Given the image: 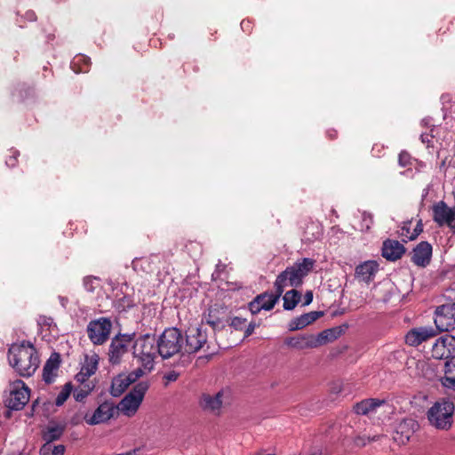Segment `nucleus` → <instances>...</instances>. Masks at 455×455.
Listing matches in <instances>:
<instances>
[{
    "label": "nucleus",
    "mask_w": 455,
    "mask_h": 455,
    "mask_svg": "<svg viewBox=\"0 0 455 455\" xmlns=\"http://www.w3.org/2000/svg\"><path fill=\"white\" fill-rule=\"evenodd\" d=\"M444 363V372L445 374H451L455 371V355L445 359Z\"/></svg>",
    "instance_id": "obj_45"
},
{
    "label": "nucleus",
    "mask_w": 455,
    "mask_h": 455,
    "mask_svg": "<svg viewBox=\"0 0 455 455\" xmlns=\"http://www.w3.org/2000/svg\"><path fill=\"white\" fill-rule=\"evenodd\" d=\"M10 153L11 155L5 160V164L10 168H13L17 165L20 152L16 149L12 148L10 149Z\"/></svg>",
    "instance_id": "obj_39"
},
{
    "label": "nucleus",
    "mask_w": 455,
    "mask_h": 455,
    "mask_svg": "<svg viewBox=\"0 0 455 455\" xmlns=\"http://www.w3.org/2000/svg\"><path fill=\"white\" fill-rule=\"evenodd\" d=\"M414 159L406 151H402L398 156V164L401 167L412 165Z\"/></svg>",
    "instance_id": "obj_38"
},
{
    "label": "nucleus",
    "mask_w": 455,
    "mask_h": 455,
    "mask_svg": "<svg viewBox=\"0 0 455 455\" xmlns=\"http://www.w3.org/2000/svg\"><path fill=\"white\" fill-rule=\"evenodd\" d=\"M410 228L407 226L403 227L402 228V235H403V232L409 233Z\"/></svg>",
    "instance_id": "obj_59"
},
{
    "label": "nucleus",
    "mask_w": 455,
    "mask_h": 455,
    "mask_svg": "<svg viewBox=\"0 0 455 455\" xmlns=\"http://www.w3.org/2000/svg\"><path fill=\"white\" fill-rule=\"evenodd\" d=\"M454 411V403L447 398H442L429 408L427 419L435 428L447 430L452 425Z\"/></svg>",
    "instance_id": "obj_3"
},
{
    "label": "nucleus",
    "mask_w": 455,
    "mask_h": 455,
    "mask_svg": "<svg viewBox=\"0 0 455 455\" xmlns=\"http://www.w3.org/2000/svg\"><path fill=\"white\" fill-rule=\"evenodd\" d=\"M379 435H374L372 437L370 436H358L355 443L357 446H364L367 443L373 442L379 440Z\"/></svg>",
    "instance_id": "obj_46"
},
{
    "label": "nucleus",
    "mask_w": 455,
    "mask_h": 455,
    "mask_svg": "<svg viewBox=\"0 0 455 455\" xmlns=\"http://www.w3.org/2000/svg\"><path fill=\"white\" fill-rule=\"evenodd\" d=\"M373 224V216L368 212H362L360 220L355 224V228L361 232L368 231Z\"/></svg>",
    "instance_id": "obj_33"
},
{
    "label": "nucleus",
    "mask_w": 455,
    "mask_h": 455,
    "mask_svg": "<svg viewBox=\"0 0 455 455\" xmlns=\"http://www.w3.org/2000/svg\"><path fill=\"white\" fill-rule=\"evenodd\" d=\"M334 338L335 336L333 335L332 330H325L320 332L317 337H315L312 334H300L289 337L285 339L284 343L291 348L302 350L316 347L326 340H330Z\"/></svg>",
    "instance_id": "obj_6"
},
{
    "label": "nucleus",
    "mask_w": 455,
    "mask_h": 455,
    "mask_svg": "<svg viewBox=\"0 0 455 455\" xmlns=\"http://www.w3.org/2000/svg\"><path fill=\"white\" fill-rule=\"evenodd\" d=\"M65 427L62 425L56 423H49L43 431V440L45 442V443H52V442L59 440L62 436Z\"/></svg>",
    "instance_id": "obj_25"
},
{
    "label": "nucleus",
    "mask_w": 455,
    "mask_h": 455,
    "mask_svg": "<svg viewBox=\"0 0 455 455\" xmlns=\"http://www.w3.org/2000/svg\"><path fill=\"white\" fill-rule=\"evenodd\" d=\"M167 379L170 381H175L178 378V374L176 372H171L166 376Z\"/></svg>",
    "instance_id": "obj_56"
},
{
    "label": "nucleus",
    "mask_w": 455,
    "mask_h": 455,
    "mask_svg": "<svg viewBox=\"0 0 455 455\" xmlns=\"http://www.w3.org/2000/svg\"><path fill=\"white\" fill-rule=\"evenodd\" d=\"M432 256V246L427 242H420L413 250L411 261L418 267L429 264Z\"/></svg>",
    "instance_id": "obj_20"
},
{
    "label": "nucleus",
    "mask_w": 455,
    "mask_h": 455,
    "mask_svg": "<svg viewBox=\"0 0 455 455\" xmlns=\"http://www.w3.org/2000/svg\"><path fill=\"white\" fill-rule=\"evenodd\" d=\"M420 139H421V141L423 143H427L428 144L430 142V139H429L428 134L422 133L421 136H420Z\"/></svg>",
    "instance_id": "obj_57"
},
{
    "label": "nucleus",
    "mask_w": 455,
    "mask_h": 455,
    "mask_svg": "<svg viewBox=\"0 0 455 455\" xmlns=\"http://www.w3.org/2000/svg\"><path fill=\"white\" fill-rule=\"evenodd\" d=\"M37 403V402H34L33 404H32V408L34 409L36 407V404Z\"/></svg>",
    "instance_id": "obj_63"
},
{
    "label": "nucleus",
    "mask_w": 455,
    "mask_h": 455,
    "mask_svg": "<svg viewBox=\"0 0 455 455\" xmlns=\"http://www.w3.org/2000/svg\"><path fill=\"white\" fill-rule=\"evenodd\" d=\"M148 387L147 381L137 383L133 388L124 396L118 404L116 405L117 414L120 412L127 417L134 416L143 401Z\"/></svg>",
    "instance_id": "obj_5"
},
{
    "label": "nucleus",
    "mask_w": 455,
    "mask_h": 455,
    "mask_svg": "<svg viewBox=\"0 0 455 455\" xmlns=\"http://www.w3.org/2000/svg\"><path fill=\"white\" fill-rule=\"evenodd\" d=\"M117 414L116 407L113 402L106 401L100 403L91 417L84 419L88 425L94 426L108 421Z\"/></svg>",
    "instance_id": "obj_12"
},
{
    "label": "nucleus",
    "mask_w": 455,
    "mask_h": 455,
    "mask_svg": "<svg viewBox=\"0 0 455 455\" xmlns=\"http://www.w3.org/2000/svg\"><path fill=\"white\" fill-rule=\"evenodd\" d=\"M435 323L441 331L455 329V303L444 304L435 310Z\"/></svg>",
    "instance_id": "obj_9"
},
{
    "label": "nucleus",
    "mask_w": 455,
    "mask_h": 455,
    "mask_svg": "<svg viewBox=\"0 0 455 455\" xmlns=\"http://www.w3.org/2000/svg\"><path fill=\"white\" fill-rule=\"evenodd\" d=\"M60 363V355L58 353L52 354L43 369V379L46 384H51L55 380Z\"/></svg>",
    "instance_id": "obj_22"
},
{
    "label": "nucleus",
    "mask_w": 455,
    "mask_h": 455,
    "mask_svg": "<svg viewBox=\"0 0 455 455\" xmlns=\"http://www.w3.org/2000/svg\"><path fill=\"white\" fill-rule=\"evenodd\" d=\"M112 327V322L108 317H100L92 320L89 322L86 328L88 338L92 344L102 345L109 339Z\"/></svg>",
    "instance_id": "obj_7"
},
{
    "label": "nucleus",
    "mask_w": 455,
    "mask_h": 455,
    "mask_svg": "<svg viewBox=\"0 0 455 455\" xmlns=\"http://www.w3.org/2000/svg\"><path fill=\"white\" fill-rule=\"evenodd\" d=\"M404 247L395 240H387L383 243L382 256L388 260H396L404 253Z\"/></svg>",
    "instance_id": "obj_23"
},
{
    "label": "nucleus",
    "mask_w": 455,
    "mask_h": 455,
    "mask_svg": "<svg viewBox=\"0 0 455 455\" xmlns=\"http://www.w3.org/2000/svg\"><path fill=\"white\" fill-rule=\"evenodd\" d=\"M230 392L228 389H221L214 395L203 394L200 399V405L204 411L214 414H220L223 403L229 398Z\"/></svg>",
    "instance_id": "obj_11"
},
{
    "label": "nucleus",
    "mask_w": 455,
    "mask_h": 455,
    "mask_svg": "<svg viewBox=\"0 0 455 455\" xmlns=\"http://www.w3.org/2000/svg\"><path fill=\"white\" fill-rule=\"evenodd\" d=\"M379 271V263L376 260H366L359 264L355 270V276L359 282L371 283Z\"/></svg>",
    "instance_id": "obj_18"
},
{
    "label": "nucleus",
    "mask_w": 455,
    "mask_h": 455,
    "mask_svg": "<svg viewBox=\"0 0 455 455\" xmlns=\"http://www.w3.org/2000/svg\"><path fill=\"white\" fill-rule=\"evenodd\" d=\"M455 355V336L445 335L438 338L432 347V356L436 359H447Z\"/></svg>",
    "instance_id": "obj_14"
},
{
    "label": "nucleus",
    "mask_w": 455,
    "mask_h": 455,
    "mask_svg": "<svg viewBox=\"0 0 455 455\" xmlns=\"http://www.w3.org/2000/svg\"><path fill=\"white\" fill-rule=\"evenodd\" d=\"M92 387L89 386L84 387V388L76 389L74 392V397L77 402H82L91 392Z\"/></svg>",
    "instance_id": "obj_41"
},
{
    "label": "nucleus",
    "mask_w": 455,
    "mask_h": 455,
    "mask_svg": "<svg viewBox=\"0 0 455 455\" xmlns=\"http://www.w3.org/2000/svg\"><path fill=\"white\" fill-rule=\"evenodd\" d=\"M23 19L28 21H35L36 20V15L32 10L27 11L20 20H17V23L20 28L24 27V22L22 21Z\"/></svg>",
    "instance_id": "obj_44"
},
{
    "label": "nucleus",
    "mask_w": 455,
    "mask_h": 455,
    "mask_svg": "<svg viewBox=\"0 0 455 455\" xmlns=\"http://www.w3.org/2000/svg\"><path fill=\"white\" fill-rule=\"evenodd\" d=\"M131 385L128 377L126 374H119L116 378L113 379L110 393L113 396L121 395Z\"/></svg>",
    "instance_id": "obj_28"
},
{
    "label": "nucleus",
    "mask_w": 455,
    "mask_h": 455,
    "mask_svg": "<svg viewBox=\"0 0 455 455\" xmlns=\"http://www.w3.org/2000/svg\"><path fill=\"white\" fill-rule=\"evenodd\" d=\"M91 376H87V373L84 372L82 370L76 375L75 379L77 382L84 383Z\"/></svg>",
    "instance_id": "obj_50"
},
{
    "label": "nucleus",
    "mask_w": 455,
    "mask_h": 455,
    "mask_svg": "<svg viewBox=\"0 0 455 455\" xmlns=\"http://www.w3.org/2000/svg\"><path fill=\"white\" fill-rule=\"evenodd\" d=\"M71 391H72V385L70 383L65 384L63 388L61 389V391L58 394V395L56 397L55 404L57 406H61L67 401V399L69 397Z\"/></svg>",
    "instance_id": "obj_36"
},
{
    "label": "nucleus",
    "mask_w": 455,
    "mask_h": 455,
    "mask_svg": "<svg viewBox=\"0 0 455 455\" xmlns=\"http://www.w3.org/2000/svg\"><path fill=\"white\" fill-rule=\"evenodd\" d=\"M30 390L21 380L14 381L11 385L9 395L5 399V405L13 411H20L29 401Z\"/></svg>",
    "instance_id": "obj_8"
},
{
    "label": "nucleus",
    "mask_w": 455,
    "mask_h": 455,
    "mask_svg": "<svg viewBox=\"0 0 455 455\" xmlns=\"http://www.w3.org/2000/svg\"><path fill=\"white\" fill-rule=\"evenodd\" d=\"M327 134H328V136H329L331 139H333V138H335V137H336V131H334V130H333V131H328V132H327Z\"/></svg>",
    "instance_id": "obj_58"
},
{
    "label": "nucleus",
    "mask_w": 455,
    "mask_h": 455,
    "mask_svg": "<svg viewBox=\"0 0 455 455\" xmlns=\"http://www.w3.org/2000/svg\"><path fill=\"white\" fill-rule=\"evenodd\" d=\"M186 342H183L185 353L192 354L199 351L207 342V334L201 328L190 327L187 331Z\"/></svg>",
    "instance_id": "obj_10"
},
{
    "label": "nucleus",
    "mask_w": 455,
    "mask_h": 455,
    "mask_svg": "<svg viewBox=\"0 0 455 455\" xmlns=\"http://www.w3.org/2000/svg\"><path fill=\"white\" fill-rule=\"evenodd\" d=\"M8 361L21 377L32 376L39 365V358L35 347L25 341L11 346L8 351Z\"/></svg>",
    "instance_id": "obj_1"
},
{
    "label": "nucleus",
    "mask_w": 455,
    "mask_h": 455,
    "mask_svg": "<svg viewBox=\"0 0 455 455\" xmlns=\"http://www.w3.org/2000/svg\"><path fill=\"white\" fill-rule=\"evenodd\" d=\"M83 284L87 291L93 292L99 286V279L93 276H86L84 278Z\"/></svg>",
    "instance_id": "obj_37"
},
{
    "label": "nucleus",
    "mask_w": 455,
    "mask_h": 455,
    "mask_svg": "<svg viewBox=\"0 0 455 455\" xmlns=\"http://www.w3.org/2000/svg\"><path fill=\"white\" fill-rule=\"evenodd\" d=\"M241 28L243 30V31H247L249 32L251 30V22L250 20H243L241 22Z\"/></svg>",
    "instance_id": "obj_53"
},
{
    "label": "nucleus",
    "mask_w": 455,
    "mask_h": 455,
    "mask_svg": "<svg viewBox=\"0 0 455 455\" xmlns=\"http://www.w3.org/2000/svg\"><path fill=\"white\" fill-rule=\"evenodd\" d=\"M65 446L62 444L52 445V443H44L40 448V455H64Z\"/></svg>",
    "instance_id": "obj_34"
},
{
    "label": "nucleus",
    "mask_w": 455,
    "mask_h": 455,
    "mask_svg": "<svg viewBox=\"0 0 455 455\" xmlns=\"http://www.w3.org/2000/svg\"><path fill=\"white\" fill-rule=\"evenodd\" d=\"M246 319L239 316H235L231 319L229 325L235 331H242L244 329Z\"/></svg>",
    "instance_id": "obj_40"
},
{
    "label": "nucleus",
    "mask_w": 455,
    "mask_h": 455,
    "mask_svg": "<svg viewBox=\"0 0 455 455\" xmlns=\"http://www.w3.org/2000/svg\"><path fill=\"white\" fill-rule=\"evenodd\" d=\"M136 358H138L139 363L141 365V368L145 370L147 372H149L154 368L155 358L156 355H134Z\"/></svg>",
    "instance_id": "obj_35"
},
{
    "label": "nucleus",
    "mask_w": 455,
    "mask_h": 455,
    "mask_svg": "<svg viewBox=\"0 0 455 455\" xmlns=\"http://www.w3.org/2000/svg\"><path fill=\"white\" fill-rule=\"evenodd\" d=\"M146 372L141 367H138L129 374H126L131 384L136 382Z\"/></svg>",
    "instance_id": "obj_42"
},
{
    "label": "nucleus",
    "mask_w": 455,
    "mask_h": 455,
    "mask_svg": "<svg viewBox=\"0 0 455 455\" xmlns=\"http://www.w3.org/2000/svg\"><path fill=\"white\" fill-rule=\"evenodd\" d=\"M435 335L436 331L433 327L422 326L411 329L405 335L404 339L407 345L417 347Z\"/></svg>",
    "instance_id": "obj_16"
},
{
    "label": "nucleus",
    "mask_w": 455,
    "mask_h": 455,
    "mask_svg": "<svg viewBox=\"0 0 455 455\" xmlns=\"http://www.w3.org/2000/svg\"><path fill=\"white\" fill-rule=\"evenodd\" d=\"M442 384L445 387L455 390V377H451L448 376V374H445V376L442 378Z\"/></svg>",
    "instance_id": "obj_47"
},
{
    "label": "nucleus",
    "mask_w": 455,
    "mask_h": 455,
    "mask_svg": "<svg viewBox=\"0 0 455 455\" xmlns=\"http://www.w3.org/2000/svg\"><path fill=\"white\" fill-rule=\"evenodd\" d=\"M203 322L209 324L214 331H220L225 328L228 321L225 320V311L216 306L209 307L203 315Z\"/></svg>",
    "instance_id": "obj_17"
},
{
    "label": "nucleus",
    "mask_w": 455,
    "mask_h": 455,
    "mask_svg": "<svg viewBox=\"0 0 455 455\" xmlns=\"http://www.w3.org/2000/svg\"><path fill=\"white\" fill-rule=\"evenodd\" d=\"M137 260H138V259H135L132 261V266H133V267H134V268L136 267V262H137Z\"/></svg>",
    "instance_id": "obj_62"
},
{
    "label": "nucleus",
    "mask_w": 455,
    "mask_h": 455,
    "mask_svg": "<svg viewBox=\"0 0 455 455\" xmlns=\"http://www.w3.org/2000/svg\"><path fill=\"white\" fill-rule=\"evenodd\" d=\"M313 300V292L311 291H307L304 295L303 306L309 305Z\"/></svg>",
    "instance_id": "obj_52"
},
{
    "label": "nucleus",
    "mask_w": 455,
    "mask_h": 455,
    "mask_svg": "<svg viewBox=\"0 0 455 455\" xmlns=\"http://www.w3.org/2000/svg\"><path fill=\"white\" fill-rule=\"evenodd\" d=\"M315 261L310 258H303L296 261L292 266L288 267L281 272L275 282V290L283 292L288 286L299 287L302 284L303 279L313 269Z\"/></svg>",
    "instance_id": "obj_2"
},
{
    "label": "nucleus",
    "mask_w": 455,
    "mask_h": 455,
    "mask_svg": "<svg viewBox=\"0 0 455 455\" xmlns=\"http://www.w3.org/2000/svg\"><path fill=\"white\" fill-rule=\"evenodd\" d=\"M385 402L379 399H365L354 406V411L358 415H367L382 405Z\"/></svg>",
    "instance_id": "obj_26"
},
{
    "label": "nucleus",
    "mask_w": 455,
    "mask_h": 455,
    "mask_svg": "<svg viewBox=\"0 0 455 455\" xmlns=\"http://www.w3.org/2000/svg\"><path fill=\"white\" fill-rule=\"evenodd\" d=\"M59 300H60V305L63 307H66L68 303V299L67 297H63V296H59Z\"/></svg>",
    "instance_id": "obj_55"
},
{
    "label": "nucleus",
    "mask_w": 455,
    "mask_h": 455,
    "mask_svg": "<svg viewBox=\"0 0 455 455\" xmlns=\"http://www.w3.org/2000/svg\"><path fill=\"white\" fill-rule=\"evenodd\" d=\"M422 122L426 124V125H429V123H430V119H423Z\"/></svg>",
    "instance_id": "obj_60"
},
{
    "label": "nucleus",
    "mask_w": 455,
    "mask_h": 455,
    "mask_svg": "<svg viewBox=\"0 0 455 455\" xmlns=\"http://www.w3.org/2000/svg\"><path fill=\"white\" fill-rule=\"evenodd\" d=\"M257 326H258V323H256L255 322H251L247 325V327L244 329V339L251 336L253 333V331Z\"/></svg>",
    "instance_id": "obj_49"
},
{
    "label": "nucleus",
    "mask_w": 455,
    "mask_h": 455,
    "mask_svg": "<svg viewBox=\"0 0 455 455\" xmlns=\"http://www.w3.org/2000/svg\"><path fill=\"white\" fill-rule=\"evenodd\" d=\"M419 424L413 419H404L398 423L395 428V432L393 435V439L398 444H405L418 430Z\"/></svg>",
    "instance_id": "obj_15"
},
{
    "label": "nucleus",
    "mask_w": 455,
    "mask_h": 455,
    "mask_svg": "<svg viewBox=\"0 0 455 455\" xmlns=\"http://www.w3.org/2000/svg\"><path fill=\"white\" fill-rule=\"evenodd\" d=\"M263 298L261 297H256L249 304V309L251 312V314L255 315L258 314L260 310L263 309L260 305V301Z\"/></svg>",
    "instance_id": "obj_43"
},
{
    "label": "nucleus",
    "mask_w": 455,
    "mask_h": 455,
    "mask_svg": "<svg viewBox=\"0 0 455 455\" xmlns=\"http://www.w3.org/2000/svg\"><path fill=\"white\" fill-rule=\"evenodd\" d=\"M453 214V207H449L446 203L440 201L433 206V219L438 226L449 228Z\"/></svg>",
    "instance_id": "obj_19"
},
{
    "label": "nucleus",
    "mask_w": 455,
    "mask_h": 455,
    "mask_svg": "<svg viewBox=\"0 0 455 455\" xmlns=\"http://www.w3.org/2000/svg\"><path fill=\"white\" fill-rule=\"evenodd\" d=\"M323 315L320 311H312L303 314L299 317L292 319L288 325L290 331H298L305 328L308 324L316 321Z\"/></svg>",
    "instance_id": "obj_24"
},
{
    "label": "nucleus",
    "mask_w": 455,
    "mask_h": 455,
    "mask_svg": "<svg viewBox=\"0 0 455 455\" xmlns=\"http://www.w3.org/2000/svg\"><path fill=\"white\" fill-rule=\"evenodd\" d=\"M421 231H422L421 225L418 224V226L415 228L414 231L410 235H408L407 238L409 240H413L419 235V233Z\"/></svg>",
    "instance_id": "obj_51"
},
{
    "label": "nucleus",
    "mask_w": 455,
    "mask_h": 455,
    "mask_svg": "<svg viewBox=\"0 0 455 455\" xmlns=\"http://www.w3.org/2000/svg\"><path fill=\"white\" fill-rule=\"evenodd\" d=\"M156 339L151 335H144L137 339L133 346V355H156L157 347L155 346Z\"/></svg>",
    "instance_id": "obj_21"
},
{
    "label": "nucleus",
    "mask_w": 455,
    "mask_h": 455,
    "mask_svg": "<svg viewBox=\"0 0 455 455\" xmlns=\"http://www.w3.org/2000/svg\"><path fill=\"white\" fill-rule=\"evenodd\" d=\"M283 293V292L279 291V290H275V293L265 292L263 294L258 295V297L263 298L260 301L261 307H263L264 310L272 309Z\"/></svg>",
    "instance_id": "obj_30"
},
{
    "label": "nucleus",
    "mask_w": 455,
    "mask_h": 455,
    "mask_svg": "<svg viewBox=\"0 0 455 455\" xmlns=\"http://www.w3.org/2000/svg\"><path fill=\"white\" fill-rule=\"evenodd\" d=\"M410 173H411V171L410 169L406 170L405 172H401V174H406V175H409Z\"/></svg>",
    "instance_id": "obj_61"
},
{
    "label": "nucleus",
    "mask_w": 455,
    "mask_h": 455,
    "mask_svg": "<svg viewBox=\"0 0 455 455\" xmlns=\"http://www.w3.org/2000/svg\"><path fill=\"white\" fill-rule=\"evenodd\" d=\"M132 343V338L128 335H116L111 340L108 356L112 364L120 363L124 355L128 352V347Z\"/></svg>",
    "instance_id": "obj_13"
},
{
    "label": "nucleus",
    "mask_w": 455,
    "mask_h": 455,
    "mask_svg": "<svg viewBox=\"0 0 455 455\" xmlns=\"http://www.w3.org/2000/svg\"><path fill=\"white\" fill-rule=\"evenodd\" d=\"M157 353L163 359L177 355L183 347V336L177 328L165 329L156 340Z\"/></svg>",
    "instance_id": "obj_4"
},
{
    "label": "nucleus",
    "mask_w": 455,
    "mask_h": 455,
    "mask_svg": "<svg viewBox=\"0 0 455 455\" xmlns=\"http://www.w3.org/2000/svg\"><path fill=\"white\" fill-rule=\"evenodd\" d=\"M283 308L285 310L293 309L300 299V293L296 290H291L283 295Z\"/></svg>",
    "instance_id": "obj_31"
},
{
    "label": "nucleus",
    "mask_w": 455,
    "mask_h": 455,
    "mask_svg": "<svg viewBox=\"0 0 455 455\" xmlns=\"http://www.w3.org/2000/svg\"><path fill=\"white\" fill-rule=\"evenodd\" d=\"M90 66V58L82 54L76 55L70 63L71 68L76 74L88 72Z\"/></svg>",
    "instance_id": "obj_29"
},
{
    "label": "nucleus",
    "mask_w": 455,
    "mask_h": 455,
    "mask_svg": "<svg viewBox=\"0 0 455 455\" xmlns=\"http://www.w3.org/2000/svg\"><path fill=\"white\" fill-rule=\"evenodd\" d=\"M124 286L127 288V285L124 284L119 289V291L121 292L122 296L119 297L118 292H116L114 295L115 299L113 304L116 309L118 310L119 312L126 311L127 309L132 307L134 305L132 297L127 294H124Z\"/></svg>",
    "instance_id": "obj_27"
},
{
    "label": "nucleus",
    "mask_w": 455,
    "mask_h": 455,
    "mask_svg": "<svg viewBox=\"0 0 455 455\" xmlns=\"http://www.w3.org/2000/svg\"><path fill=\"white\" fill-rule=\"evenodd\" d=\"M52 323H53V319L52 317H47V316L42 315L38 318V324L41 326L51 327V325Z\"/></svg>",
    "instance_id": "obj_48"
},
{
    "label": "nucleus",
    "mask_w": 455,
    "mask_h": 455,
    "mask_svg": "<svg viewBox=\"0 0 455 455\" xmlns=\"http://www.w3.org/2000/svg\"><path fill=\"white\" fill-rule=\"evenodd\" d=\"M98 363L99 357L97 355H93L92 356L86 355L81 370L87 373V376H92L96 372Z\"/></svg>",
    "instance_id": "obj_32"
},
{
    "label": "nucleus",
    "mask_w": 455,
    "mask_h": 455,
    "mask_svg": "<svg viewBox=\"0 0 455 455\" xmlns=\"http://www.w3.org/2000/svg\"><path fill=\"white\" fill-rule=\"evenodd\" d=\"M451 223L449 228L453 231L455 232V206L453 207V214H452V217H451Z\"/></svg>",
    "instance_id": "obj_54"
}]
</instances>
